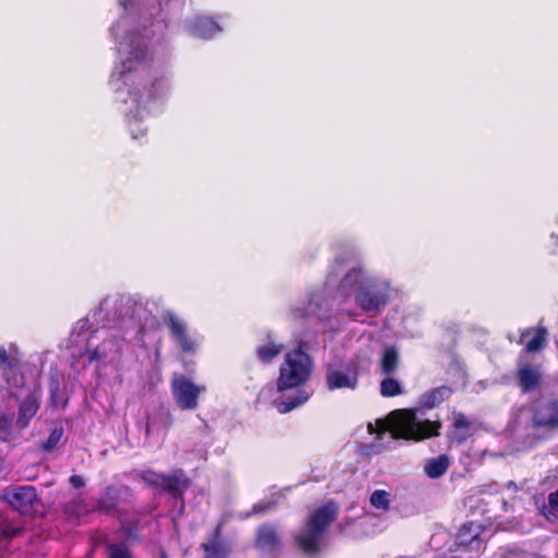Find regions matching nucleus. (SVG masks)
Here are the masks:
<instances>
[{
	"instance_id": "f257e3e1",
	"label": "nucleus",
	"mask_w": 558,
	"mask_h": 558,
	"mask_svg": "<svg viewBox=\"0 0 558 558\" xmlns=\"http://www.w3.org/2000/svg\"><path fill=\"white\" fill-rule=\"evenodd\" d=\"M377 428L368 424L371 434L383 435L390 430L393 438L411 441H423L440 435L442 423L440 421L418 420L414 410H403L401 417L391 426L385 420L376 421Z\"/></svg>"
},
{
	"instance_id": "f03ea898",
	"label": "nucleus",
	"mask_w": 558,
	"mask_h": 558,
	"mask_svg": "<svg viewBox=\"0 0 558 558\" xmlns=\"http://www.w3.org/2000/svg\"><path fill=\"white\" fill-rule=\"evenodd\" d=\"M308 349L310 344L306 341H300L295 349L286 353L276 380V387L279 392L298 388L310 379L314 367V360L308 354Z\"/></svg>"
},
{
	"instance_id": "7ed1b4c3",
	"label": "nucleus",
	"mask_w": 558,
	"mask_h": 558,
	"mask_svg": "<svg viewBox=\"0 0 558 558\" xmlns=\"http://www.w3.org/2000/svg\"><path fill=\"white\" fill-rule=\"evenodd\" d=\"M138 477L148 487L160 489L172 498L181 500L191 485V480L182 469H174L170 474L148 469L141 471Z\"/></svg>"
},
{
	"instance_id": "20e7f679",
	"label": "nucleus",
	"mask_w": 558,
	"mask_h": 558,
	"mask_svg": "<svg viewBox=\"0 0 558 558\" xmlns=\"http://www.w3.org/2000/svg\"><path fill=\"white\" fill-rule=\"evenodd\" d=\"M205 386H198L183 375H175L171 380V393L177 407L182 411H193L198 407V399Z\"/></svg>"
},
{
	"instance_id": "39448f33",
	"label": "nucleus",
	"mask_w": 558,
	"mask_h": 558,
	"mask_svg": "<svg viewBox=\"0 0 558 558\" xmlns=\"http://www.w3.org/2000/svg\"><path fill=\"white\" fill-rule=\"evenodd\" d=\"M148 72L147 66L144 64H141L134 70L132 83H136L137 86L143 87V89L135 88L130 92V95L134 97L133 100L136 102L137 107L145 106L147 102L155 100L165 90V83L162 78H155L150 81Z\"/></svg>"
},
{
	"instance_id": "423d86ee",
	"label": "nucleus",
	"mask_w": 558,
	"mask_h": 558,
	"mask_svg": "<svg viewBox=\"0 0 558 558\" xmlns=\"http://www.w3.org/2000/svg\"><path fill=\"white\" fill-rule=\"evenodd\" d=\"M354 298L363 312L375 316L387 305L390 295L388 288L371 282L361 286Z\"/></svg>"
},
{
	"instance_id": "0eeeda50",
	"label": "nucleus",
	"mask_w": 558,
	"mask_h": 558,
	"mask_svg": "<svg viewBox=\"0 0 558 558\" xmlns=\"http://www.w3.org/2000/svg\"><path fill=\"white\" fill-rule=\"evenodd\" d=\"M0 369L3 380L12 389H22L25 386V374L22 369V361L16 354H11L3 345H0Z\"/></svg>"
},
{
	"instance_id": "6e6552de",
	"label": "nucleus",
	"mask_w": 558,
	"mask_h": 558,
	"mask_svg": "<svg viewBox=\"0 0 558 558\" xmlns=\"http://www.w3.org/2000/svg\"><path fill=\"white\" fill-rule=\"evenodd\" d=\"M253 546L262 554L277 557L282 549V538L277 526L264 523L256 529Z\"/></svg>"
},
{
	"instance_id": "1a4fd4ad",
	"label": "nucleus",
	"mask_w": 558,
	"mask_h": 558,
	"mask_svg": "<svg viewBox=\"0 0 558 558\" xmlns=\"http://www.w3.org/2000/svg\"><path fill=\"white\" fill-rule=\"evenodd\" d=\"M360 368L361 364L355 359L347 364L345 372L328 369L326 373L327 388L330 391L344 388L354 390L359 385Z\"/></svg>"
},
{
	"instance_id": "9d476101",
	"label": "nucleus",
	"mask_w": 558,
	"mask_h": 558,
	"mask_svg": "<svg viewBox=\"0 0 558 558\" xmlns=\"http://www.w3.org/2000/svg\"><path fill=\"white\" fill-rule=\"evenodd\" d=\"M170 336L175 340L181 351L186 354H195L197 343L187 333V326L184 320L180 319L173 312L167 311L163 316Z\"/></svg>"
},
{
	"instance_id": "9b49d317",
	"label": "nucleus",
	"mask_w": 558,
	"mask_h": 558,
	"mask_svg": "<svg viewBox=\"0 0 558 558\" xmlns=\"http://www.w3.org/2000/svg\"><path fill=\"white\" fill-rule=\"evenodd\" d=\"M4 499L10 504L13 510L21 514H29L38 497L34 486L25 485L5 493Z\"/></svg>"
},
{
	"instance_id": "f8f14e48",
	"label": "nucleus",
	"mask_w": 558,
	"mask_h": 558,
	"mask_svg": "<svg viewBox=\"0 0 558 558\" xmlns=\"http://www.w3.org/2000/svg\"><path fill=\"white\" fill-rule=\"evenodd\" d=\"M515 380L518 387L523 393L537 390L543 381L541 365L520 362L515 372Z\"/></svg>"
},
{
	"instance_id": "ddd939ff",
	"label": "nucleus",
	"mask_w": 558,
	"mask_h": 558,
	"mask_svg": "<svg viewBox=\"0 0 558 558\" xmlns=\"http://www.w3.org/2000/svg\"><path fill=\"white\" fill-rule=\"evenodd\" d=\"M532 423L536 428L555 429L558 427V400L537 402L533 408Z\"/></svg>"
},
{
	"instance_id": "4468645a",
	"label": "nucleus",
	"mask_w": 558,
	"mask_h": 558,
	"mask_svg": "<svg viewBox=\"0 0 558 558\" xmlns=\"http://www.w3.org/2000/svg\"><path fill=\"white\" fill-rule=\"evenodd\" d=\"M483 525L478 522L469 521L463 523L456 536L454 550L469 549L478 551L482 545L481 534Z\"/></svg>"
},
{
	"instance_id": "2eb2a0df",
	"label": "nucleus",
	"mask_w": 558,
	"mask_h": 558,
	"mask_svg": "<svg viewBox=\"0 0 558 558\" xmlns=\"http://www.w3.org/2000/svg\"><path fill=\"white\" fill-rule=\"evenodd\" d=\"M338 508L333 502H328L314 510L306 520L305 525L324 534L329 525L337 519Z\"/></svg>"
},
{
	"instance_id": "dca6fc26",
	"label": "nucleus",
	"mask_w": 558,
	"mask_h": 558,
	"mask_svg": "<svg viewBox=\"0 0 558 558\" xmlns=\"http://www.w3.org/2000/svg\"><path fill=\"white\" fill-rule=\"evenodd\" d=\"M40 408V392L34 389L19 404L17 417L15 425L20 429L29 426L32 418L37 414Z\"/></svg>"
},
{
	"instance_id": "f3484780",
	"label": "nucleus",
	"mask_w": 558,
	"mask_h": 558,
	"mask_svg": "<svg viewBox=\"0 0 558 558\" xmlns=\"http://www.w3.org/2000/svg\"><path fill=\"white\" fill-rule=\"evenodd\" d=\"M222 525L220 522L207 536V541L201 544L205 555L203 558H228L230 548L222 539Z\"/></svg>"
},
{
	"instance_id": "a211bd4d",
	"label": "nucleus",
	"mask_w": 558,
	"mask_h": 558,
	"mask_svg": "<svg viewBox=\"0 0 558 558\" xmlns=\"http://www.w3.org/2000/svg\"><path fill=\"white\" fill-rule=\"evenodd\" d=\"M532 335V338L525 342L524 345V352L525 353H536L541 352L543 349H545L547 344V329L544 326L538 327H530L525 328L521 331L520 338L518 340V343H523L524 339Z\"/></svg>"
},
{
	"instance_id": "6ab92c4d",
	"label": "nucleus",
	"mask_w": 558,
	"mask_h": 558,
	"mask_svg": "<svg viewBox=\"0 0 558 558\" xmlns=\"http://www.w3.org/2000/svg\"><path fill=\"white\" fill-rule=\"evenodd\" d=\"M323 534L304 526V529L294 537L295 545L306 556H315L320 551V537Z\"/></svg>"
},
{
	"instance_id": "aec40b11",
	"label": "nucleus",
	"mask_w": 558,
	"mask_h": 558,
	"mask_svg": "<svg viewBox=\"0 0 558 558\" xmlns=\"http://www.w3.org/2000/svg\"><path fill=\"white\" fill-rule=\"evenodd\" d=\"M121 492L113 485L107 486L96 502V510L105 514H111L118 510Z\"/></svg>"
},
{
	"instance_id": "412c9836",
	"label": "nucleus",
	"mask_w": 558,
	"mask_h": 558,
	"mask_svg": "<svg viewBox=\"0 0 558 558\" xmlns=\"http://www.w3.org/2000/svg\"><path fill=\"white\" fill-rule=\"evenodd\" d=\"M452 393L453 390L446 385L433 388L422 396V407L425 409L437 408L442 402L449 400Z\"/></svg>"
},
{
	"instance_id": "4be33fe9",
	"label": "nucleus",
	"mask_w": 558,
	"mask_h": 558,
	"mask_svg": "<svg viewBox=\"0 0 558 558\" xmlns=\"http://www.w3.org/2000/svg\"><path fill=\"white\" fill-rule=\"evenodd\" d=\"M63 513L69 522L77 525L84 522V518L90 513L86 502L83 499H73L62 506Z\"/></svg>"
},
{
	"instance_id": "5701e85b",
	"label": "nucleus",
	"mask_w": 558,
	"mask_h": 558,
	"mask_svg": "<svg viewBox=\"0 0 558 558\" xmlns=\"http://www.w3.org/2000/svg\"><path fill=\"white\" fill-rule=\"evenodd\" d=\"M282 350L283 345L281 343H277L270 336H268L267 340L263 344L256 347L255 354L258 361L263 364H270L281 354Z\"/></svg>"
},
{
	"instance_id": "b1692460",
	"label": "nucleus",
	"mask_w": 558,
	"mask_h": 558,
	"mask_svg": "<svg viewBox=\"0 0 558 558\" xmlns=\"http://www.w3.org/2000/svg\"><path fill=\"white\" fill-rule=\"evenodd\" d=\"M310 396L304 390H298L296 393L284 399H277L274 401V407L281 414L291 412L292 410L301 407L308 400Z\"/></svg>"
},
{
	"instance_id": "393cba45",
	"label": "nucleus",
	"mask_w": 558,
	"mask_h": 558,
	"mask_svg": "<svg viewBox=\"0 0 558 558\" xmlns=\"http://www.w3.org/2000/svg\"><path fill=\"white\" fill-rule=\"evenodd\" d=\"M450 460L447 454H439L425 462L424 471L429 478H439L448 471Z\"/></svg>"
},
{
	"instance_id": "a878e982",
	"label": "nucleus",
	"mask_w": 558,
	"mask_h": 558,
	"mask_svg": "<svg viewBox=\"0 0 558 558\" xmlns=\"http://www.w3.org/2000/svg\"><path fill=\"white\" fill-rule=\"evenodd\" d=\"M194 32L202 38H210L221 31L218 23L209 16H199L193 22Z\"/></svg>"
},
{
	"instance_id": "bb28decb",
	"label": "nucleus",
	"mask_w": 558,
	"mask_h": 558,
	"mask_svg": "<svg viewBox=\"0 0 558 558\" xmlns=\"http://www.w3.org/2000/svg\"><path fill=\"white\" fill-rule=\"evenodd\" d=\"M399 351L395 345L385 349L380 359V371L386 376H392L399 366Z\"/></svg>"
},
{
	"instance_id": "cd10ccee",
	"label": "nucleus",
	"mask_w": 558,
	"mask_h": 558,
	"mask_svg": "<svg viewBox=\"0 0 558 558\" xmlns=\"http://www.w3.org/2000/svg\"><path fill=\"white\" fill-rule=\"evenodd\" d=\"M22 530L21 525L14 524L8 515L0 513V542L16 537Z\"/></svg>"
},
{
	"instance_id": "c85d7f7f",
	"label": "nucleus",
	"mask_w": 558,
	"mask_h": 558,
	"mask_svg": "<svg viewBox=\"0 0 558 558\" xmlns=\"http://www.w3.org/2000/svg\"><path fill=\"white\" fill-rule=\"evenodd\" d=\"M379 391L384 398H392L402 395L403 388L399 380L387 376L380 381Z\"/></svg>"
},
{
	"instance_id": "c756f323",
	"label": "nucleus",
	"mask_w": 558,
	"mask_h": 558,
	"mask_svg": "<svg viewBox=\"0 0 558 558\" xmlns=\"http://www.w3.org/2000/svg\"><path fill=\"white\" fill-rule=\"evenodd\" d=\"M369 504L375 509L388 511L391 505L390 494L384 489H376L369 497Z\"/></svg>"
},
{
	"instance_id": "7c9ffc66",
	"label": "nucleus",
	"mask_w": 558,
	"mask_h": 558,
	"mask_svg": "<svg viewBox=\"0 0 558 558\" xmlns=\"http://www.w3.org/2000/svg\"><path fill=\"white\" fill-rule=\"evenodd\" d=\"M108 558H132V553L125 543H107Z\"/></svg>"
},
{
	"instance_id": "2f4dec72",
	"label": "nucleus",
	"mask_w": 558,
	"mask_h": 558,
	"mask_svg": "<svg viewBox=\"0 0 558 558\" xmlns=\"http://www.w3.org/2000/svg\"><path fill=\"white\" fill-rule=\"evenodd\" d=\"M63 436V428L62 427H56L53 428L48 438L41 444V450L46 452L52 451L60 442L61 438Z\"/></svg>"
},
{
	"instance_id": "473e14b6",
	"label": "nucleus",
	"mask_w": 558,
	"mask_h": 558,
	"mask_svg": "<svg viewBox=\"0 0 558 558\" xmlns=\"http://www.w3.org/2000/svg\"><path fill=\"white\" fill-rule=\"evenodd\" d=\"M48 387H49V395H50L49 403L51 407L58 408V403H59L58 398H59V393H60V378H59L58 374L50 375Z\"/></svg>"
},
{
	"instance_id": "72a5a7b5",
	"label": "nucleus",
	"mask_w": 558,
	"mask_h": 558,
	"mask_svg": "<svg viewBox=\"0 0 558 558\" xmlns=\"http://www.w3.org/2000/svg\"><path fill=\"white\" fill-rule=\"evenodd\" d=\"M12 436V420L5 414H0V440L9 441Z\"/></svg>"
},
{
	"instance_id": "f704fd0d",
	"label": "nucleus",
	"mask_w": 558,
	"mask_h": 558,
	"mask_svg": "<svg viewBox=\"0 0 558 558\" xmlns=\"http://www.w3.org/2000/svg\"><path fill=\"white\" fill-rule=\"evenodd\" d=\"M121 529L123 531L124 536L128 539H132V541L138 539V531H140V522L138 521L121 522Z\"/></svg>"
},
{
	"instance_id": "c9c22d12",
	"label": "nucleus",
	"mask_w": 558,
	"mask_h": 558,
	"mask_svg": "<svg viewBox=\"0 0 558 558\" xmlns=\"http://www.w3.org/2000/svg\"><path fill=\"white\" fill-rule=\"evenodd\" d=\"M548 508L549 510L544 506L543 514L549 519L553 512H558V489L548 495Z\"/></svg>"
},
{
	"instance_id": "e433bc0d",
	"label": "nucleus",
	"mask_w": 558,
	"mask_h": 558,
	"mask_svg": "<svg viewBox=\"0 0 558 558\" xmlns=\"http://www.w3.org/2000/svg\"><path fill=\"white\" fill-rule=\"evenodd\" d=\"M275 507H276V502L275 501L260 500V501H258V502L253 505L252 513L253 514H263V513L269 512Z\"/></svg>"
},
{
	"instance_id": "4c0bfd02",
	"label": "nucleus",
	"mask_w": 558,
	"mask_h": 558,
	"mask_svg": "<svg viewBox=\"0 0 558 558\" xmlns=\"http://www.w3.org/2000/svg\"><path fill=\"white\" fill-rule=\"evenodd\" d=\"M471 426V422L466 418V416L459 412L453 414V428L462 429L469 428Z\"/></svg>"
},
{
	"instance_id": "58836bf2",
	"label": "nucleus",
	"mask_w": 558,
	"mask_h": 558,
	"mask_svg": "<svg viewBox=\"0 0 558 558\" xmlns=\"http://www.w3.org/2000/svg\"><path fill=\"white\" fill-rule=\"evenodd\" d=\"M86 353H87L89 363L104 359V354L100 353L98 348L87 350Z\"/></svg>"
},
{
	"instance_id": "ea45409f",
	"label": "nucleus",
	"mask_w": 558,
	"mask_h": 558,
	"mask_svg": "<svg viewBox=\"0 0 558 558\" xmlns=\"http://www.w3.org/2000/svg\"><path fill=\"white\" fill-rule=\"evenodd\" d=\"M361 277V270L356 269V268H352L351 270H349L347 272V275L344 276L343 278V283H347L349 282L351 279H353L354 281H357V279Z\"/></svg>"
},
{
	"instance_id": "a19ab883",
	"label": "nucleus",
	"mask_w": 558,
	"mask_h": 558,
	"mask_svg": "<svg viewBox=\"0 0 558 558\" xmlns=\"http://www.w3.org/2000/svg\"><path fill=\"white\" fill-rule=\"evenodd\" d=\"M69 481L74 488H82L85 486V481L81 475H72Z\"/></svg>"
},
{
	"instance_id": "79ce46f5",
	"label": "nucleus",
	"mask_w": 558,
	"mask_h": 558,
	"mask_svg": "<svg viewBox=\"0 0 558 558\" xmlns=\"http://www.w3.org/2000/svg\"><path fill=\"white\" fill-rule=\"evenodd\" d=\"M132 69L126 66V63H123V70L121 72V75L126 78V74L131 73Z\"/></svg>"
},
{
	"instance_id": "37998d69",
	"label": "nucleus",
	"mask_w": 558,
	"mask_h": 558,
	"mask_svg": "<svg viewBox=\"0 0 558 558\" xmlns=\"http://www.w3.org/2000/svg\"><path fill=\"white\" fill-rule=\"evenodd\" d=\"M457 440L459 444H462L466 440V436H459Z\"/></svg>"
},
{
	"instance_id": "c03bdc74",
	"label": "nucleus",
	"mask_w": 558,
	"mask_h": 558,
	"mask_svg": "<svg viewBox=\"0 0 558 558\" xmlns=\"http://www.w3.org/2000/svg\"><path fill=\"white\" fill-rule=\"evenodd\" d=\"M160 558H168V555L163 549L160 551Z\"/></svg>"
},
{
	"instance_id": "a18cd8bd",
	"label": "nucleus",
	"mask_w": 558,
	"mask_h": 558,
	"mask_svg": "<svg viewBox=\"0 0 558 558\" xmlns=\"http://www.w3.org/2000/svg\"><path fill=\"white\" fill-rule=\"evenodd\" d=\"M131 132H132V137L137 138V135L134 134V130H131Z\"/></svg>"
},
{
	"instance_id": "49530a36",
	"label": "nucleus",
	"mask_w": 558,
	"mask_h": 558,
	"mask_svg": "<svg viewBox=\"0 0 558 558\" xmlns=\"http://www.w3.org/2000/svg\"><path fill=\"white\" fill-rule=\"evenodd\" d=\"M123 489H124L125 492H131V489H130L129 487H126V486H124V487H123Z\"/></svg>"
}]
</instances>
